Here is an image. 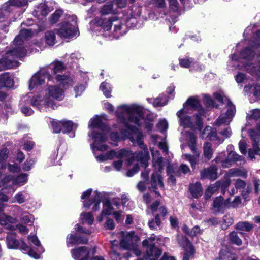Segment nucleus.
Segmentation results:
<instances>
[{"mask_svg":"<svg viewBox=\"0 0 260 260\" xmlns=\"http://www.w3.org/2000/svg\"><path fill=\"white\" fill-rule=\"evenodd\" d=\"M44 68L47 69L50 73L52 72L54 74H55L65 69V66L61 61H55L49 66Z\"/></svg>","mask_w":260,"mask_h":260,"instance_id":"2f4dec72","label":"nucleus"},{"mask_svg":"<svg viewBox=\"0 0 260 260\" xmlns=\"http://www.w3.org/2000/svg\"><path fill=\"white\" fill-rule=\"evenodd\" d=\"M80 220L83 224H92L94 217L91 212H82L80 216Z\"/></svg>","mask_w":260,"mask_h":260,"instance_id":"a19ab883","label":"nucleus"},{"mask_svg":"<svg viewBox=\"0 0 260 260\" xmlns=\"http://www.w3.org/2000/svg\"><path fill=\"white\" fill-rule=\"evenodd\" d=\"M100 12L103 15L117 13L116 10L113 9V4L111 2H108L104 5L102 7Z\"/></svg>","mask_w":260,"mask_h":260,"instance_id":"a18cd8bd","label":"nucleus"},{"mask_svg":"<svg viewBox=\"0 0 260 260\" xmlns=\"http://www.w3.org/2000/svg\"><path fill=\"white\" fill-rule=\"evenodd\" d=\"M87 238L81 239L80 237L73 234L68 235L67 238V243L68 246L69 244L75 245L77 244H84L87 242Z\"/></svg>","mask_w":260,"mask_h":260,"instance_id":"f704fd0d","label":"nucleus"},{"mask_svg":"<svg viewBox=\"0 0 260 260\" xmlns=\"http://www.w3.org/2000/svg\"><path fill=\"white\" fill-rule=\"evenodd\" d=\"M182 109L186 110V112H190L191 109L197 110L200 112V115H203L204 114V110L203 109L200 101L197 96L189 98L183 104Z\"/></svg>","mask_w":260,"mask_h":260,"instance_id":"aec40b11","label":"nucleus"},{"mask_svg":"<svg viewBox=\"0 0 260 260\" xmlns=\"http://www.w3.org/2000/svg\"><path fill=\"white\" fill-rule=\"evenodd\" d=\"M214 98L218 102L226 105V111L225 113H222L216 120L215 124L220 125L221 124H228L232 121L236 112V108L231 101L225 95L222 91L214 93Z\"/></svg>","mask_w":260,"mask_h":260,"instance_id":"0eeeda50","label":"nucleus"},{"mask_svg":"<svg viewBox=\"0 0 260 260\" xmlns=\"http://www.w3.org/2000/svg\"><path fill=\"white\" fill-rule=\"evenodd\" d=\"M85 89V87L84 85L80 84L78 85H76L74 87V91L75 93V96L77 97L78 96H80L83 92L84 91Z\"/></svg>","mask_w":260,"mask_h":260,"instance_id":"774afa93","label":"nucleus"},{"mask_svg":"<svg viewBox=\"0 0 260 260\" xmlns=\"http://www.w3.org/2000/svg\"><path fill=\"white\" fill-rule=\"evenodd\" d=\"M154 240L155 237L152 235L143 242V246L146 247L147 258L150 260H157L162 253L159 249L154 246Z\"/></svg>","mask_w":260,"mask_h":260,"instance_id":"2eb2a0df","label":"nucleus"},{"mask_svg":"<svg viewBox=\"0 0 260 260\" xmlns=\"http://www.w3.org/2000/svg\"><path fill=\"white\" fill-rule=\"evenodd\" d=\"M168 126L167 121L165 119L160 120L157 125L158 129L161 132L166 131Z\"/></svg>","mask_w":260,"mask_h":260,"instance_id":"0e129e2a","label":"nucleus"},{"mask_svg":"<svg viewBox=\"0 0 260 260\" xmlns=\"http://www.w3.org/2000/svg\"><path fill=\"white\" fill-rule=\"evenodd\" d=\"M17 221L16 218L6 215L4 213L2 214V216L0 217V224L2 225L5 226L6 229L10 230H15V226L12 225L10 223H14Z\"/></svg>","mask_w":260,"mask_h":260,"instance_id":"393cba45","label":"nucleus"},{"mask_svg":"<svg viewBox=\"0 0 260 260\" xmlns=\"http://www.w3.org/2000/svg\"><path fill=\"white\" fill-rule=\"evenodd\" d=\"M28 180V175L25 173H22L15 177L13 179V184L21 186L26 184Z\"/></svg>","mask_w":260,"mask_h":260,"instance_id":"58836bf2","label":"nucleus"},{"mask_svg":"<svg viewBox=\"0 0 260 260\" xmlns=\"http://www.w3.org/2000/svg\"><path fill=\"white\" fill-rule=\"evenodd\" d=\"M248 133L253 142V149L249 150L248 156L252 159L255 155H260V134L254 129L249 130Z\"/></svg>","mask_w":260,"mask_h":260,"instance_id":"6ab92c4d","label":"nucleus"},{"mask_svg":"<svg viewBox=\"0 0 260 260\" xmlns=\"http://www.w3.org/2000/svg\"><path fill=\"white\" fill-rule=\"evenodd\" d=\"M218 182H220V187L221 188L222 192L224 193L226 189L229 187L231 184V181L230 178L228 177L225 174L224 178L223 180L218 181Z\"/></svg>","mask_w":260,"mask_h":260,"instance_id":"6e6d98bb","label":"nucleus"},{"mask_svg":"<svg viewBox=\"0 0 260 260\" xmlns=\"http://www.w3.org/2000/svg\"><path fill=\"white\" fill-rule=\"evenodd\" d=\"M202 179H209L214 180L217 177V168L215 166H211L210 168L204 169L201 172Z\"/></svg>","mask_w":260,"mask_h":260,"instance_id":"c85d7f7f","label":"nucleus"},{"mask_svg":"<svg viewBox=\"0 0 260 260\" xmlns=\"http://www.w3.org/2000/svg\"><path fill=\"white\" fill-rule=\"evenodd\" d=\"M81 58L80 54L78 53H73L69 56L67 58L68 63L72 64L73 62L76 63Z\"/></svg>","mask_w":260,"mask_h":260,"instance_id":"e2e57ef3","label":"nucleus"},{"mask_svg":"<svg viewBox=\"0 0 260 260\" xmlns=\"http://www.w3.org/2000/svg\"><path fill=\"white\" fill-rule=\"evenodd\" d=\"M13 208H14V210L18 213L21 214L20 220L25 224H32L34 220V217L32 215L26 212H22V209L17 205H14Z\"/></svg>","mask_w":260,"mask_h":260,"instance_id":"cd10ccee","label":"nucleus"},{"mask_svg":"<svg viewBox=\"0 0 260 260\" xmlns=\"http://www.w3.org/2000/svg\"><path fill=\"white\" fill-rule=\"evenodd\" d=\"M57 34L61 38L72 39L78 35L77 18L70 16L58 25Z\"/></svg>","mask_w":260,"mask_h":260,"instance_id":"6e6552de","label":"nucleus"},{"mask_svg":"<svg viewBox=\"0 0 260 260\" xmlns=\"http://www.w3.org/2000/svg\"><path fill=\"white\" fill-rule=\"evenodd\" d=\"M62 132L64 133L68 134L69 137L74 138L75 136V130L77 128V125L71 121H62Z\"/></svg>","mask_w":260,"mask_h":260,"instance_id":"bb28decb","label":"nucleus"},{"mask_svg":"<svg viewBox=\"0 0 260 260\" xmlns=\"http://www.w3.org/2000/svg\"><path fill=\"white\" fill-rule=\"evenodd\" d=\"M189 190L192 197L194 198L197 199L203 194L202 186L199 182L190 184L189 187Z\"/></svg>","mask_w":260,"mask_h":260,"instance_id":"7c9ffc66","label":"nucleus"},{"mask_svg":"<svg viewBox=\"0 0 260 260\" xmlns=\"http://www.w3.org/2000/svg\"><path fill=\"white\" fill-rule=\"evenodd\" d=\"M28 194L24 191H19L17 193L13 198L11 203H17L18 204H22L27 200Z\"/></svg>","mask_w":260,"mask_h":260,"instance_id":"ea45409f","label":"nucleus"},{"mask_svg":"<svg viewBox=\"0 0 260 260\" xmlns=\"http://www.w3.org/2000/svg\"><path fill=\"white\" fill-rule=\"evenodd\" d=\"M28 239L31 243H32L35 246L37 247V251L39 255L40 253H43L44 252L43 247L42 246L40 241L36 235H31V234H30L28 236Z\"/></svg>","mask_w":260,"mask_h":260,"instance_id":"37998d69","label":"nucleus"},{"mask_svg":"<svg viewBox=\"0 0 260 260\" xmlns=\"http://www.w3.org/2000/svg\"><path fill=\"white\" fill-rule=\"evenodd\" d=\"M213 209L216 212H222L230 207V199L224 200L221 196L216 197L213 201Z\"/></svg>","mask_w":260,"mask_h":260,"instance_id":"4be33fe9","label":"nucleus"},{"mask_svg":"<svg viewBox=\"0 0 260 260\" xmlns=\"http://www.w3.org/2000/svg\"><path fill=\"white\" fill-rule=\"evenodd\" d=\"M189 112L183 109L177 112V116L179 119L180 125L184 128L201 129L203 124L201 116L196 114L193 117H191L187 115Z\"/></svg>","mask_w":260,"mask_h":260,"instance_id":"9d476101","label":"nucleus"},{"mask_svg":"<svg viewBox=\"0 0 260 260\" xmlns=\"http://www.w3.org/2000/svg\"><path fill=\"white\" fill-rule=\"evenodd\" d=\"M250 45L251 47H246L241 51L239 57H237L236 54L233 55L231 62L232 66H235L237 62H241V59L250 61L255 56V52L260 51V31L255 34L253 40L250 41ZM257 56L260 58V53L257 54Z\"/></svg>","mask_w":260,"mask_h":260,"instance_id":"423d86ee","label":"nucleus"},{"mask_svg":"<svg viewBox=\"0 0 260 260\" xmlns=\"http://www.w3.org/2000/svg\"><path fill=\"white\" fill-rule=\"evenodd\" d=\"M55 79L58 85H62L64 89H67L69 87L72 86L74 84V81L73 78L67 75H59L58 74L55 76Z\"/></svg>","mask_w":260,"mask_h":260,"instance_id":"b1692460","label":"nucleus"},{"mask_svg":"<svg viewBox=\"0 0 260 260\" xmlns=\"http://www.w3.org/2000/svg\"><path fill=\"white\" fill-rule=\"evenodd\" d=\"M7 247L9 249H18L24 253H27L30 257L36 259L40 258V255L35 252L24 241L16 238V233H10L6 238Z\"/></svg>","mask_w":260,"mask_h":260,"instance_id":"1a4fd4ad","label":"nucleus"},{"mask_svg":"<svg viewBox=\"0 0 260 260\" xmlns=\"http://www.w3.org/2000/svg\"><path fill=\"white\" fill-rule=\"evenodd\" d=\"M125 29V26L118 22V24L115 25L114 36L116 38H119L120 36L124 35L126 32Z\"/></svg>","mask_w":260,"mask_h":260,"instance_id":"49530a36","label":"nucleus"},{"mask_svg":"<svg viewBox=\"0 0 260 260\" xmlns=\"http://www.w3.org/2000/svg\"><path fill=\"white\" fill-rule=\"evenodd\" d=\"M63 12L61 10H57L49 18V22L51 24L56 23L62 15Z\"/></svg>","mask_w":260,"mask_h":260,"instance_id":"4d7b16f0","label":"nucleus"},{"mask_svg":"<svg viewBox=\"0 0 260 260\" xmlns=\"http://www.w3.org/2000/svg\"><path fill=\"white\" fill-rule=\"evenodd\" d=\"M187 141L188 146L193 153L191 155L188 154H184L182 156V159L188 161L192 169H194L196 166L199 164L200 153L197 150L196 148V137L194 134L192 132H186Z\"/></svg>","mask_w":260,"mask_h":260,"instance_id":"f8f14e48","label":"nucleus"},{"mask_svg":"<svg viewBox=\"0 0 260 260\" xmlns=\"http://www.w3.org/2000/svg\"><path fill=\"white\" fill-rule=\"evenodd\" d=\"M9 5L17 7H22L27 4L26 0H9L8 2Z\"/></svg>","mask_w":260,"mask_h":260,"instance_id":"bf43d9fd","label":"nucleus"},{"mask_svg":"<svg viewBox=\"0 0 260 260\" xmlns=\"http://www.w3.org/2000/svg\"><path fill=\"white\" fill-rule=\"evenodd\" d=\"M88 128L91 129L88 135L93 141L90 144L93 153L98 161L102 162L108 159H113L115 158H121L128 156L129 152L125 149L112 150L108 151L105 154L95 155L96 150L104 151L108 149V146L104 143L107 141V135L109 128L107 125L103 121L101 116H95L90 119L88 124Z\"/></svg>","mask_w":260,"mask_h":260,"instance_id":"f03ea898","label":"nucleus"},{"mask_svg":"<svg viewBox=\"0 0 260 260\" xmlns=\"http://www.w3.org/2000/svg\"><path fill=\"white\" fill-rule=\"evenodd\" d=\"M64 98V89L59 85L46 86L37 95L27 94L21 100V104H30L41 112L47 111L49 108L55 109L54 101H60Z\"/></svg>","mask_w":260,"mask_h":260,"instance_id":"7ed1b4c3","label":"nucleus"},{"mask_svg":"<svg viewBox=\"0 0 260 260\" xmlns=\"http://www.w3.org/2000/svg\"><path fill=\"white\" fill-rule=\"evenodd\" d=\"M113 20L109 19L108 20H106L102 18H96L95 19V24L98 26H102L104 30H109L111 28L112 21H115L116 19V17H113Z\"/></svg>","mask_w":260,"mask_h":260,"instance_id":"72a5a7b5","label":"nucleus"},{"mask_svg":"<svg viewBox=\"0 0 260 260\" xmlns=\"http://www.w3.org/2000/svg\"><path fill=\"white\" fill-rule=\"evenodd\" d=\"M53 131L55 133H59L61 131L62 121L58 122L53 121L52 123Z\"/></svg>","mask_w":260,"mask_h":260,"instance_id":"338daca9","label":"nucleus"},{"mask_svg":"<svg viewBox=\"0 0 260 260\" xmlns=\"http://www.w3.org/2000/svg\"><path fill=\"white\" fill-rule=\"evenodd\" d=\"M177 240L179 245L184 250L182 260H189L194 253L193 246L187 238L182 235H177Z\"/></svg>","mask_w":260,"mask_h":260,"instance_id":"f3484780","label":"nucleus"},{"mask_svg":"<svg viewBox=\"0 0 260 260\" xmlns=\"http://www.w3.org/2000/svg\"><path fill=\"white\" fill-rule=\"evenodd\" d=\"M243 66L246 71L251 75L260 77V63L257 67H255L252 63L245 62Z\"/></svg>","mask_w":260,"mask_h":260,"instance_id":"c9c22d12","label":"nucleus"},{"mask_svg":"<svg viewBox=\"0 0 260 260\" xmlns=\"http://www.w3.org/2000/svg\"><path fill=\"white\" fill-rule=\"evenodd\" d=\"M14 84L13 80L8 73H5L0 75V88L3 87H11ZM6 94L0 91V101L5 100Z\"/></svg>","mask_w":260,"mask_h":260,"instance_id":"412c9836","label":"nucleus"},{"mask_svg":"<svg viewBox=\"0 0 260 260\" xmlns=\"http://www.w3.org/2000/svg\"><path fill=\"white\" fill-rule=\"evenodd\" d=\"M35 33L31 29H24L20 31L19 35L14 40L16 47L8 51L5 55L0 59V71L15 68L18 66L16 58L24 56L26 50L22 46L24 42L31 38Z\"/></svg>","mask_w":260,"mask_h":260,"instance_id":"20e7f679","label":"nucleus"},{"mask_svg":"<svg viewBox=\"0 0 260 260\" xmlns=\"http://www.w3.org/2000/svg\"><path fill=\"white\" fill-rule=\"evenodd\" d=\"M241 156L239 155L235 152L231 151L226 159L222 161V166L223 168H229L233 163L241 160Z\"/></svg>","mask_w":260,"mask_h":260,"instance_id":"a878e982","label":"nucleus"},{"mask_svg":"<svg viewBox=\"0 0 260 260\" xmlns=\"http://www.w3.org/2000/svg\"><path fill=\"white\" fill-rule=\"evenodd\" d=\"M220 188V182H216L214 184L210 185L205 191V198L208 200L215 193H216Z\"/></svg>","mask_w":260,"mask_h":260,"instance_id":"e433bc0d","label":"nucleus"},{"mask_svg":"<svg viewBox=\"0 0 260 260\" xmlns=\"http://www.w3.org/2000/svg\"><path fill=\"white\" fill-rule=\"evenodd\" d=\"M233 222L234 220L232 215L229 214H226L224 216L222 219V223L221 224L222 229L224 230L226 229L229 226L233 224Z\"/></svg>","mask_w":260,"mask_h":260,"instance_id":"8fccbe9b","label":"nucleus"},{"mask_svg":"<svg viewBox=\"0 0 260 260\" xmlns=\"http://www.w3.org/2000/svg\"><path fill=\"white\" fill-rule=\"evenodd\" d=\"M150 102L152 103L154 107H158L166 105L168 100L165 95L161 94L155 99H150Z\"/></svg>","mask_w":260,"mask_h":260,"instance_id":"c03bdc74","label":"nucleus"},{"mask_svg":"<svg viewBox=\"0 0 260 260\" xmlns=\"http://www.w3.org/2000/svg\"><path fill=\"white\" fill-rule=\"evenodd\" d=\"M91 189H87L83 192L81 198L84 208L88 209L92 205V210L93 211H96L100 208L102 194L100 192L96 191L91 196Z\"/></svg>","mask_w":260,"mask_h":260,"instance_id":"4468645a","label":"nucleus"},{"mask_svg":"<svg viewBox=\"0 0 260 260\" xmlns=\"http://www.w3.org/2000/svg\"><path fill=\"white\" fill-rule=\"evenodd\" d=\"M203 155L207 160H210L213 155V150L212 145L209 142H205L203 146Z\"/></svg>","mask_w":260,"mask_h":260,"instance_id":"79ce46f5","label":"nucleus"},{"mask_svg":"<svg viewBox=\"0 0 260 260\" xmlns=\"http://www.w3.org/2000/svg\"><path fill=\"white\" fill-rule=\"evenodd\" d=\"M179 64L181 67L186 68H191L194 70H201V67L199 66L198 63L194 61L191 58H184L179 59Z\"/></svg>","mask_w":260,"mask_h":260,"instance_id":"c756f323","label":"nucleus"},{"mask_svg":"<svg viewBox=\"0 0 260 260\" xmlns=\"http://www.w3.org/2000/svg\"><path fill=\"white\" fill-rule=\"evenodd\" d=\"M52 78V75L47 69L44 67L41 68L29 79V89L34 91L40 90L42 85L45 83L46 79L48 83Z\"/></svg>","mask_w":260,"mask_h":260,"instance_id":"9b49d317","label":"nucleus"},{"mask_svg":"<svg viewBox=\"0 0 260 260\" xmlns=\"http://www.w3.org/2000/svg\"><path fill=\"white\" fill-rule=\"evenodd\" d=\"M226 175L228 177L230 178L232 177L244 176L246 175V173L240 169H232L228 171Z\"/></svg>","mask_w":260,"mask_h":260,"instance_id":"3c124183","label":"nucleus"},{"mask_svg":"<svg viewBox=\"0 0 260 260\" xmlns=\"http://www.w3.org/2000/svg\"><path fill=\"white\" fill-rule=\"evenodd\" d=\"M152 155L153 167L154 172L152 174L150 180L151 187L153 189L156 190L159 188H164L162 178L160 173L164 170L163 158L160 155L159 152L153 148L151 149Z\"/></svg>","mask_w":260,"mask_h":260,"instance_id":"39448f33","label":"nucleus"},{"mask_svg":"<svg viewBox=\"0 0 260 260\" xmlns=\"http://www.w3.org/2000/svg\"><path fill=\"white\" fill-rule=\"evenodd\" d=\"M110 208V202L109 201H106L103 203L102 211L97 219L99 222L103 221L104 217L107 215L112 214Z\"/></svg>","mask_w":260,"mask_h":260,"instance_id":"4c0bfd02","label":"nucleus"},{"mask_svg":"<svg viewBox=\"0 0 260 260\" xmlns=\"http://www.w3.org/2000/svg\"><path fill=\"white\" fill-rule=\"evenodd\" d=\"M234 185L237 189L242 190L245 188L246 184L244 181L238 179L235 180Z\"/></svg>","mask_w":260,"mask_h":260,"instance_id":"69168bd1","label":"nucleus"},{"mask_svg":"<svg viewBox=\"0 0 260 260\" xmlns=\"http://www.w3.org/2000/svg\"><path fill=\"white\" fill-rule=\"evenodd\" d=\"M116 115L123 124L124 129L120 130V135L112 132L110 135L111 139L117 142L121 139H128L134 144H137L142 150H144L141 154L137 156L138 160L141 161L145 166L147 165V160L149 159V154L147 147L143 143L144 136L142 133L132 123L141 126L145 122V127L149 131L151 130L153 124L146 122L143 118L144 108L142 106L133 104L132 105H122L118 106L115 112Z\"/></svg>","mask_w":260,"mask_h":260,"instance_id":"f257e3e1","label":"nucleus"},{"mask_svg":"<svg viewBox=\"0 0 260 260\" xmlns=\"http://www.w3.org/2000/svg\"><path fill=\"white\" fill-rule=\"evenodd\" d=\"M119 235L121 237L120 242L121 247L129 250H134V252L137 256L140 254V251L136 249L139 238L134 232L121 231L119 233Z\"/></svg>","mask_w":260,"mask_h":260,"instance_id":"ddd939ff","label":"nucleus"},{"mask_svg":"<svg viewBox=\"0 0 260 260\" xmlns=\"http://www.w3.org/2000/svg\"><path fill=\"white\" fill-rule=\"evenodd\" d=\"M56 33H57V29L48 30L45 32V40L48 45L53 46L56 43Z\"/></svg>","mask_w":260,"mask_h":260,"instance_id":"473e14b6","label":"nucleus"},{"mask_svg":"<svg viewBox=\"0 0 260 260\" xmlns=\"http://www.w3.org/2000/svg\"><path fill=\"white\" fill-rule=\"evenodd\" d=\"M105 96L107 98L111 96V87L110 85L107 82H103L100 87Z\"/></svg>","mask_w":260,"mask_h":260,"instance_id":"864d4df0","label":"nucleus"},{"mask_svg":"<svg viewBox=\"0 0 260 260\" xmlns=\"http://www.w3.org/2000/svg\"><path fill=\"white\" fill-rule=\"evenodd\" d=\"M8 153V150L6 148L2 149L0 152V165H1L2 169H4L6 167L5 161L7 159Z\"/></svg>","mask_w":260,"mask_h":260,"instance_id":"5fc2aeb1","label":"nucleus"},{"mask_svg":"<svg viewBox=\"0 0 260 260\" xmlns=\"http://www.w3.org/2000/svg\"><path fill=\"white\" fill-rule=\"evenodd\" d=\"M71 253L74 259L88 260L95 253V248L81 246L72 249Z\"/></svg>","mask_w":260,"mask_h":260,"instance_id":"dca6fc26","label":"nucleus"},{"mask_svg":"<svg viewBox=\"0 0 260 260\" xmlns=\"http://www.w3.org/2000/svg\"><path fill=\"white\" fill-rule=\"evenodd\" d=\"M252 225L247 222H240L236 225V228L241 231H250L252 228Z\"/></svg>","mask_w":260,"mask_h":260,"instance_id":"603ef678","label":"nucleus"},{"mask_svg":"<svg viewBox=\"0 0 260 260\" xmlns=\"http://www.w3.org/2000/svg\"><path fill=\"white\" fill-rule=\"evenodd\" d=\"M220 257L224 260H236L234 254L226 250H221L220 252Z\"/></svg>","mask_w":260,"mask_h":260,"instance_id":"13d9d810","label":"nucleus"},{"mask_svg":"<svg viewBox=\"0 0 260 260\" xmlns=\"http://www.w3.org/2000/svg\"><path fill=\"white\" fill-rule=\"evenodd\" d=\"M251 114H249L247 117L249 120L253 119L257 120L260 119V109H254L251 111Z\"/></svg>","mask_w":260,"mask_h":260,"instance_id":"680f3d73","label":"nucleus"},{"mask_svg":"<svg viewBox=\"0 0 260 260\" xmlns=\"http://www.w3.org/2000/svg\"><path fill=\"white\" fill-rule=\"evenodd\" d=\"M201 137L203 139L208 138L211 141H217L218 143H221L224 141L223 139H220L217 136L215 130L211 127L206 126L202 133Z\"/></svg>","mask_w":260,"mask_h":260,"instance_id":"5701e85b","label":"nucleus"},{"mask_svg":"<svg viewBox=\"0 0 260 260\" xmlns=\"http://www.w3.org/2000/svg\"><path fill=\"white\" fill-rule=\"evenodd\" d=\"M161 221L159 214H157L154 219H152L148 222L149 226L152 230L158 229L161 226Z\"/></svg>","mask_w":260,"mask_h":260,"instance_id":"09e8293b","label":"nucleus"},{"mask_svg":"<svg viewBox=\"0 0 260 260\" xmlns=\"http://www.w3.org/2000/svg\"><path fill=\"white\" fill-rule=\"evenodd\" d=\"M125 149L127 150L129 152V154H128V156H124V157H122L121 158H116L118 160H115L113 162V164H112L113 167L116 171H119L121 170V167H122V166L123 164V159H126L129 164H132L133 162V161H134V160H137L138 161L140 162L141 164H142V165L144 167L146 168V167L148 166V162H147V165L145 166L143 164H142L141 161H140L139 160H138L137 156L139 155V153H140V155L141 157H142L143 155L142 154H141V153L142 152H143L144 150H142V151H139L137 153H133L129 149ZM148 161V160H147V161Z\"/></svg>","mask_w":260,"mask_h":260,"instance_id":"a211bd4d","label":"nucleus"},{"mask_svg":"<svg viewBox=\"0 0 260 260\" xmlns=\"http://www.w3.org/2000/svg\"><path fill=\"white\" fill-rule=\"evenodd\" d=\"M49 12V8L45 3H41L35 11L36 14L39 13L43 16H46Z\"/></svg>","mask_w":260,"mask_h":260,"instance_id":"de8ad7c7","label":"nucleus"},{"mask_svg":"<svg viewBox=\"0 0 260 260\" xmlns=\"http://www.w3.org/2000/svg\"><path fill=\"white\" fill-rule=\"evenodd\" d=\"M230 239L232 242L237 244V245H240L242 244L241 240L238 237L237 234L235 232H232L230 234Z\"/></svg>","mask_w":260,"mask_h":260,"instance_id":"052dcab7","label":"nucleus"}]
</instances>
